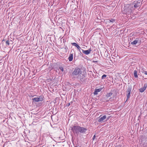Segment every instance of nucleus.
I'll return each mask as SVG.
<instances>
[{
    "label": "nucleus",
    "mask_w": 147,
    "mask_h": 147,
    "mask_svg": "<svg viewBox=\"0 0 147 147\" xmlns=\"http://www.w3.org/2000/svg\"><path fill=\"white\" fill-rule=\"evenodd\" d=\"M133 7V5L130 4H126L124 5L123 8V12L125 14H130L132 12L131 8Z\"/></svg>",
    "instance_id": "1"
},
{
    "label": "nucleus",
    "mask_w": 147,
    "mask_h": 147,
    "mask_svg": "<svg viewBox=\"0 0 147 147\" xmlns=\"http://www.w3.org/2000/svg\"><path fill=\"white\" fill-rule=\"evenodd\" d=\"M82 73V71L79 68H76L71 74V76L79 75Z\"/></svg>",
    "instance_id": "2"
},
{
    "label": "nucleus",
    "mask_w": 147,
    "mask_h": 147,
    "mask_svg": "<svg viewBox=\"0 0 147 147\" xmlns=\"http://www.w3.org/2000/svg\"><path fill=\"white\" fill-rule=\"evenodd\" d=\"M80 126L75 125L72 127L71 130L74 134H76L78 135L80 132Z\"/></svg>",
    "instance_id": "3"
},
{
    "label": "nucleus",
    "mask_w": 147,
    "mask_h": 147,
    "mask_svg": "<svg viewBox=\"0 0 147 147\" xmlns=\"http://www.w3.org/2000/svg\"><path fill=\"white\" fill-rule=\"evenodd\" d=\"M142 4V1L141 0H136L134 1L133 4H134V7L137 8L140 6Z\"/></svg>",
    "instance_id": "4"
},
{
    "label": "nucleus",
    "mask_w": 147,
    "mask_h": 147,
    "mask_svg": "<svg viewBox=\"0 0 147 147\" xmlns=\"http://www.w3.org/2000/svg\"><path fill=\"white\" fill-rule=\"evenodd\" d=\"M132 90V87L131 86H128V87L126 91V93L127 94V99L126 101L130 97V95Z\"/></svg>",
    "instance_id": "5"
},
{
    "label": "nucleus",
    "mask_w": 147,
    "mask_h": 147,
    "mask_svg": "<svg viewBox=\"0 0 147 147\" xmlns=\"http://www.w3.org/2000/svg\"><path fill=\"white\" fill-rule=\"evenodd\" d=\"M43 98L41 96H39V97H36L32 99V102L36 103V102L41 101H42Z\"/></svg>",
    "instance_id": "6"
},
{
    "label": "nucleus",
    "mask_w": 147,
    "mask_h": 147,
    "mask_svg": "<svg viewBox=\"0 0 147 147\" xmlns=\"http://www.w3.org/2000/svg\"><path fill=\"white\" fill-rule=\"evenodd\" d=\"M81 50L82 51V53L86 55H88L89 54L91 51H92V50H91V48L87 50H84L82 49H81Z\"/></svg>",
    "instance_id": "7"
},
{
    "label": "nucleus",
    "mask_w": 147,
    "mask_h": 147,
    "mask_svg": "<svg viewBox=\"0 0 147 147\" xmlns=\"http://www.w3.org/2000/svg\"><path fill=\"white\" fill-rule=\"evenodd\" d=\"M147 86V83H145L144 85V87L139 89L140 92H144L146 89Z\"/></svg>",
    "instance_id": "8"
},
{
    "label": "nucleus",
    "mask_w": 147,
    "mask_h": 147,
    "mask_svg": "<svg viewBox=\"0 0 147 147\" xmlns=\"http://www.w3.org/2000/svg\"><path fill=\"white\" fill-rule=\"evenodd\" d=\"M87 130V129L86 128L80 126V133H84Z\"/></svg>",
    "instance_id": "9"
},
{
    "label": "nucleus",
    "mask_w": 147,
    "mask_h": 147,
    "mask_svg": "<svg viewBox=\"0 0 147 147\" xmlns=\"http://www.w3.org/2000/svg\"><path fill=\"white\" fill-rule=\"evenodd\" d=\"M106 118V116L105 115H104L103 116L101 117L100 116L99 117V118L98 120V121L99 122L103 121Z\"/></svg>",
    "instance_id": "10"
},
{
    "label": "nucleus",
    "mask_w": 147,
    "mask_h": 147,
    "mask_svg": "<svg viewBox=\"0 0 147 147\" xmlns=\"http://www.w3.org/2000/svg\"><path fill=\"white\" fill-rule=\"evenodd\" d=\"M102 88H100L98 89H95L94 92V95L98 94V92H100L102 90Z\"/></svg>",
    "instance_id": "11"
},
{
    "label": "nucleus",
    "mask_w": 147,
    "mask_h": 147,
    "mask_svg": "<svg viewBox=\"0 0 147 147\" xmlns=\"http://www.w3.org/2000/svg\"><path fill=\"white\" fill-rule=\"evenodd\" d=\"M68 59L69 61H71L73 59V54H70Z\"/></svg>",
    "instance_id": "12"
},
{
    "label": "nucleus",
    "mask_w": 147,
    "mask_h": 147,
    "mask_svg": "<svg viewBox=\"0 0 147 147\" xmlns=\"http://www.w3.org/2000/svg\"><path fill=\"white\" fill-rule=\"evenodd\" d=\"M138 38H136V40L131 42V44L133 45H136L138 42Z\"/></svg>",
    "instance_id": "13"
},
{
    "label": "nucleus",
    "mask_w": 147,
    "mask_h": 147,
    "mask_svg": "<svg viewBox=\"0 0 147 147\" xmlns=\"http://www.w3.org/2000/svg\"><path fill=\"white\" fill-rule=\"evenodd\" d=\"M134 77L135 78H138V76L137 74V71L136 70H135L134 72Z\"/></svg>",
    "instance_id": "14"
},
{
    "label": "nucleus",
    "mask_w": 147,
    "mask_h": 147,
    "mask_svg": "<svg viewBox=\"0 0 147 147\" xmlns=\"http://www.w3.org/2000/svg\"><path fill=\"white\" fill-rule=\"evenodd\" d=\"M113 94V93L111 92H110L109 93H107L106 95V97L107 98H109V97L111 96Z\"/></svg>",
    "instance_id": "15"
},
{
    "label": "nucleus",
    "mask_w": 147,
    "mask_h": 147,
    "mask_svg": "<svg viewBox=\"0 0 147 147\" xmlns=\"http://www.w3.org/2000/svg\"><path fill=\"white\" fill-rule=\"evenodd\" d=\"M115 20L114 19H111V20H108L107 21V22H112L113 23L115 22Z\"/></svg>",
    "instance_id": "16"
},
{
    "label": "nucleus",
    "mask_w": 147,
    "mask_h": 147,
    "mask_svg": "<svg viewBox=\"0 0 147 147\" xmlns=\"http://www.w3.org/2000/svg\"><path fill=\"white\" fill-rule=\"evenodd\" d=\"M80 81H81L82 82H83L86 81V79L84 78H80L79 79Z\"/></svg>",
    "instance_id": "17"
},
{
    "label": "nucleus",
    "mask_w": 147,
    "mask_h": 147,
    "mask_svg": "<svg viewBox=\"0 0 147 147\" xmlns=\"http://www.w3.org/2000/svg\"><path fill=\"white\" fill-rule=\"evenodd\" d=\"M59 69H60L62 72H63L64 71V68L63 67H59Z\"/></svg>",
    "instance_id": "18"
},
{
    "label": "nucleus",
    "mask_w": 147,
    "mask_h": 147,
    "mask_svg": "<svg viewBox=\"0 0 147 147\" xmlns=\"http://www.w3.org/2000/svg\"><path fill=\"white\" fill-rule=\"evenodd\" d=\"M107 76L106 75L104 74L102 76V79H105Z\"/></svg>",
    "instance_id": "19"
},
{
    "label": "nucleus",
    "mask_w": 147,
    "mask_h": 147,
    "mask_svg": "<svg viewBox=\"0 0 147 147\" xmlns=\"http://www.w3.org/2000/svg\"><path fill=\"white\" fill-rule=\"evenodd\" d=\"M76 47L80 51V50L82 49L78 45Z\"/></svg>",
    "instance_id": "20"
},
{
    "label": "nucleus",
    "mask_w": 147,
    "mask_h": 147,
    "mask_svg": "<svg viewBox=\"0 0 147 147\" xmlns=\"http://www.w3.org/2000/svg\"><path fill=\"white\" fill-rule=\"evenodd\" d=\"M71 44L72 45L74 46H75L76 47L78 45V44L77 43H75V42L72 43H71Z\"/></svg>",
    "instance_id": "21"
},
{
    "label": "nucleus",
    "mask_w": 147,
    "mask_h": 147,
    "mask_svg": "<svg viewBox=\"0 0 147 147\" xmlns=\"http://www.w3.org/2000/svg\"><path fill=\"white\" fill-rule=\"evenodd\" d=\"M73 102H71L69 103H68L66 105L67 106H69L70 105H71L72 103Z\"/></svg>",
    "instance_id": "22"
},
{
    "label": "nucleus",
    "mask_w": 147,
    "mask_h": 147,
    "mask_svg": "<svg viewBox=\"0 0 147 147\" xmlns=\"http://www.w3.org/2000/svg\"><path fill=\"white\" fill-rule=\"evenodd\" d=\"M9 40H7L6 41V45H9Z\"/></svg>",
    "instance_id": "23"
},
{
    "label": "nucleus",
    "mask_w": 147,
    "mask_h": 147,
    "mask_svg": "<svg viewBox=\"0 0 147 147\" xmlns=\"http://www.w3.org/2000/svg\"><path fill=\"white\" fill-rule=\"evenodd\" d=\"M65 49L66 50V51H67V49H68V47L67 46H66L65 48Z\"/></svg>",
    "instance_id": "24"
},
{
    "label": "nucleus",
    "mask_w": 147,
    "mask_h": 147,
    "mask_svg": "<svg viewBox=\"0 0 147 147\" xmlns=\"http://www.w3.org/2000/svg\"><path fill=\"white\" fill-rule=\"evenodd\" d=\"M95 137H96L95 135H94L93 137V138H92V140H94L95 138Z\"/></svg>",
    "instance_id": "25"
},
{
    "label": "nucleus",
    "mask_w": 147,
    "mask_h": 147,
    "mask_svg": "<svg viewBox=\"0 0 147 147\" xmlns=\"http://www.w3.org/2000/svg\"><path fill=\"white\" fill-rule=\"evenodd\" d=\"M144 73L145 74L147 75V71H144Z\"/></svg>",
    "instance_id": "26"
},
{
    "label": "nucleus",
    "mask_w": 147,
    "mask_h": 147,
    "mask_svg": "<svg viewBox=\"0 0 147 147\" xmlns=\"http://www.w3.org/2000/svg\"><path fill=\"white\" fill-rule=\"evenodd\" d=\"M93 62H94V63H97L98 62V61H93Z\"/></svg>",
    "instance_id": "27"
},
{
    "label": "nucleus",
    "mask_w": 147,
    "mask_h": 147,
    "mask_svg": "<svg viewBox=\"0 0 147 147\" xmlns=\"http://www.w3.org/2000/svg\"><path fill=\"white\" fill-rule=\"evenodd\" d=\"M75 147H77V146H76Z\"/></svg>",
    "instance_id": "28"
}]
</instances>
